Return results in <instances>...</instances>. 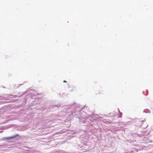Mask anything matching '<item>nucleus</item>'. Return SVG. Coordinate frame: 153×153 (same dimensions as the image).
<instances>
[{"label": "nucleus", "instance_id": "1", "mask_svg": "<svg viewBox=\"0 0 153 153\" xmlns=\"http://www.w3.org/2000/svg\"><path fill=\"white\" fill-rule=\"evenodd\" d=\"M18 136V135L16 134L15 135H14V136H13L12 137H5L4 138V139H6V140L13 139L15 138L17 136Z\"/></svg>", "mask_w": 153, "mask_h": 153}, {"label": "nucleus", "instance_id": "2", "mask_svg": "<svg viewBox=\"0 0 153 153\" xmlns=\"http://www.w3.org/2000/svg\"><path fill=\"white\" fill-rule=\"evenodd\" d=\"M64 82H66V81H64Z\"/></svg>", "mask_w": 153, "mask_h": 153}]
</instances>
